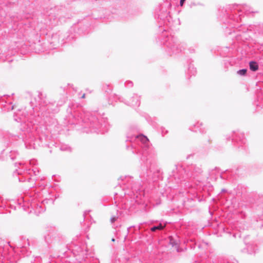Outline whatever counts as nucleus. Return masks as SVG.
I'll return each mask as SVG.
<instances>
[{
  "instance_id": "nucleus-7",
  "label": "nucleus",
  "mask_w": 263,
  "mask_h": 263,
  "mask_svg": "<svg viewBox=\"0 0 263 263\" xmlns=\"http://www.w3.org/2000/svg\"><path fill=\"white\" fill-rule=\"evenodd\" d=\"M82 98H85V94H84V95H83Z\"/></svg>"
},
{
  "instance_id": "nucleus-3",
  "label": "nucleus",
  "mask_w": 263,
  "mask_h": 263,
  "mask_svg": "<svg viewBox=\"0 0 263 263\" xmlns=\"http://www.w3.org/2000/svg\"><path fill=\"white\" fill-rule=\"evenodd\" d=\"M163 228V226H162L161 224L157 227H153L151 228L152 231H155L156 230H162Z\"/></svg>"
},
{
  "instance_id": "nucleus-4",
  "label": "nucleus",
  "mask_w": 263,
  "mask_h": 263,
  "mask_svg": "<svg viewBox=\"0 0 263 263\" xmlns=\"http://www.w3.org/2000/svg\"><path fill=\"white\" fill-rule=\"evenodd\" d=\"M247 69H242L237 71V73L240 76H245L246 74Z\"/></svg>"
},
{
  "instance_id": "nucleus-6",
  "label": "nucleus",
  "mask_w": 263,
  "mask_h": 263,
  "mask_svg": "<svg viewBox=\"0 0 263 263\" xmlns=\"http://www.w3.org/2000/svg\"><path fill=\"white\" fill-rule=\"evenodd\" d=\"M185 1V0H180V5H181V6H182V5H183V3H184V2Z\"/></svg>"
},
{
  "instance_id": "nucleus-5",
  "label": "nucleus",
  "mask_w": 263,
  "mask_h": 263,
  "mask_svg": "<svg viewBox=\"0 0 263 263\" xmlns=\"http://www.w3.org/2000/svg\"><path fill=\"white\" fill-rule=\"evenodd\" d=\"M116 220V218L115 217H113L111 218L110 221L111 223H114Z\"/></svg>"
},
{
  "instance_id": "nucleus-2",
  "label": "nucleus",
  "mask_w": 263,
  "mask_h": 263,
  "mask_svg": "<svg viewBox=\"0 0 263 263\" xmlns=\"http://www.w3.org/2000/svg\"><path fill=\"white\" fill-rule=\"evenodd\" d=\"M139 139H140V140L143 143V144H147L148 142V138L144 136H139Z\"/></svg>"
},
{
  "instance_id": "nucleus-1",
  "label": "nucleus",
  "mask_w": 263,
  "mask_h": 263,
  "mask_svg": "<svg viewBox=\"0 0 263 263\" xmlns=\"http://www.w3.org/2000/svg\"><path fill=\"white\" fill-rule=\"evenodd\" d=\"M250 68L251 70L255 71L258 69V65L255 62L251 61L249 63Z\"/></svg>"
}]
</instances>
